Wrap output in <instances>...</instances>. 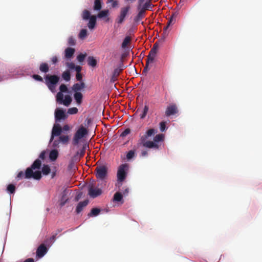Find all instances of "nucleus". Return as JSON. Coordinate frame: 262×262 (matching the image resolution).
I'll use <instances>...</instances> for the list:
<instances>
[{
	"label": "nucleus",
	"instance_id": "a878e982",
	"mask_svg": "<svg viewBox=\"0 0 262 262\" xmlns=\"http://www.w3.org/2000/svg\"><path fill=\"white\" fill-rule=\"evenodd\" d=\"M103 5L102 0H94L93 10L94 12L100 11Z\"/></svg>",
	"mask_w": 262,
	"mask_h": 262
},
{
	"label": "nucleus",
	"instance_id": "bb28decb",
	"mask_svg": "<svg viewBox=\"0 0 262 262\" xmlns=\"http://www.w3.org/2000/svg\"><path fill=\"white\" fill-rule=\"evenodd\" d=\"M137 10L138 11V13L134 18V21L136 23L140 22L141 19L144 18L145 14V12L144 10H141L140 7L138 8L137 7Z\"/></svg>",
	"mask_w": 262,
	"mask_h": 262
},
{
	"label": "nucleus",
	"instance_id": "c85d7f7f",
	"mask_svg": "<svg viewBox=\"0 0 262 262\" xmlns=\"http://www.w3.org/2000/svg\"><path fill=\"white\" fill-rule=\"evenodd\" d=\"M102 211V209L98 208H93L90 212L88 214V216L90 217H97L98 216L100 212Z\"/></svg>",
	"mask_w": 262,
	"mask_h": 262
},
{
	"label": "nucleus",
	"instance_id": "7c9ffc66",
	"mask_svg": "<svg viewBox=\"0 0 262 262\" xmlns=\"http://www.w3.org/2000/svg\"><path fill=\"white\" fill-rule=\"evenodd\" d=\"M123 198V194L121 192H116L114 194L113 201L116 202H120L121 204H123L124 202Z\"/></svg>",
	"mask_w": 262,
	"mask_h": 262
},
{
	"label": "nucleus",
	"instance_id": "c03bdc74",
	"mask_svg": "<svg viewBox=\"0 0 262 262\" xmlns=\"http://www.w3.org/2000/svg\"><path fill=\"white\" fill-rule=\"evenodd\" d=\"M159 128L161 132H164L167 129V127L166 126V122L162 121L159 124Z\"/></svg>",
	"mask_w": 262,
	"mask_h": 262
},
{
	"label": "nucleus",
	"instance_id": "ea45409f",
	"mask_svg": "<svg viewBox=\"0 0 262 262\" xmlns=\"http://www.w3.org/2000/svg\"><path fill=\"white\" fill-rule=\"evenodd\" d=\"M54 243L51 241V239H49V238L46 239L43 241L41 244L42 245H43L45 247H46V248L48 249L49 250L50 247L53 245Z\"/></svg>",
	"mask_w": 262,
	"mask_h": 262
},
{
	"label": "nucleus",
	"instance_id": "cd10ccee",
	"mask_svg": "<svg viewBox=\"0 0 262 262\" xmlns=\"http://www.w3.org/2000/svg\"><path fill=\"white\" fill-rule=\"evenodd\" d=\"M73 98L77 105H79L82 103L83 95L81 92L74 93Z\"/></svg>",
	"mask_w": 262,
	"mask_h": 262
},
{
	"label": "nucleus",
	"instance_id": "f3484780",
	"mask_svg": "<svg viewBox=\"0 0 262 262\" xmlns=\"http://www.w3.org/2000/svg\"><path fill=\"white\" fill-rule=\"evenodd\" d=\"M69 190L65 188L61 192V195L59 200V206L62 207L65 204L68 202L69 199L67 198L68 194L69 193Z\"/></svg>",
	"mask_w": 262,
	"mask_h": 262
},
{
	"label": "nucleus",
	"instance_id": "412c9836",
	"mask_svg": "<svg viewBox=\"0 0 262 262\" xmlns=\"http://www.w3.org/2000/svg\"><path fill=\"white\" fill-rule=\"evenodd\" d=\"M85 87V84L84 82L74 83L71 87L72 91L74 93L80 92V91Z\"/></svg>",
	"mask_w": 262,
	"mask_h": 262
},
{
	"label": "nucleus",
	"instance_id": "13d9d810",
	"mask_svg": "<svg viewBox=\"0 0 262 262\" xmlns=\"http://www.w3.org/2000/svg\"><path fill=\"white\" fill-rule=\"evenodd\" d=\"M154 59H155L152 58V57H150L147 56L146 61V64L147 65H149V63L154 62Z\"/></svg>",
	"mask_w": 262,
	"mask_h": 262
},
{
	"label": "nucleus",
	"instance_id": "680f3d73",
	"mask_svg": "<svg viewBox=\"0 0 262 262\" xmlns=\"http://www.w3.org/2000/svg\"><path fill=\"white\" fill-rule=\"evenodd\" d=\"M129 193V188H126L124 189V190L123 191L122 194H123V196H127L128 195Z\"/></svg>",
	"mask_w": 262,
	"mask_h": 262
},
{
	"label": "nucleus",
	"instance_id": "37998d69",
	"mask_svg": "<svg viewBox=\"0 0 262 262\" xmlns=\"http://www.w3.org/2000/svg\"><path fill=\"white\" fill-rule=\"evenodd\" d=\"M149 110V107L147 105H145L142 111V113L140 115V117L141 119H144L145 118L148 111Z\"/></svg>",
	"mask_w": 262,
	"mask_h": 262
},
{
	"label": "nucleus",
	"instance_id": "bf43d9fd",
	"mask_svg": "<svg viewBox=\"0 0 262 262\" xmlns=\"http://www.w3.org/2000/svg\"><path fill=\"white\" fill-rule=\"evenodd\" d=\"M51 61L52 62V64L56 65L58 62V58H57V56H53L51 58Z\"/></svg>",
	"mask_w": 262,
	"mask_h": 262
},
{
	"label": "nucleus",
	"instance_id": "20e7f679",
	"mask_svg": "<svg viewBox=\"0 0 262 262\" xmlns=\"http://www.w3.org/2000/svg\"><path fill=\"white\" fill-rule=\"evenodd\" d=\"M82 19L84 20H89L88 27L90 30H93L96 27L97 24V18L95 15H92L91 12L86 9L82 11L81 15Z\"/></svg>",
	"mask_w": 262,
	"mask_h": 262
},
{
	"label": "nucleus",
	"instance_id": "39448f33",
	"mask_svg": "<svg viewBox=\"0 0 262 262\" xmlns=\"http://www.w3.org/2000/svg\"><path fill=\"white\" fill-rule=\"evenodd\" d=\"M88 135V130L81 125L75 133L73 138V144L77 145L79 141Z\"/></svg>",
	"mask_w": 262,
	"mask_h": 262
},
{
	"label": "nucleus",
	"instance_id": "5fc2aeb1",
	"mask_svg": "<svg viewBox=\"0 0 262 262\" xmlns=\"http://www.w3.org/2000/svg\"><path fill=\"white\" fill-rule=\"evenodd\" d=\"M44 78H43L41 76L37 74H34V80L38 81L40 82H43Z\"/></svg>",
	"mask_w": 262,
	"mask_h": 262
},
{
	"label": "nucleus",
	"instance_id": "8fccbe9b",
	"mask_svg": "<svg viewBox=\"0 0 262 262\" xmlns=\"http://www.w3.org/2000/svg\"><path fill=\"white\" fill-rule=\"evenodd\" d=\"M48 154V150L42 151L39 156V158L41 160H44L46 158L47 155Z\"/></svg>",
	"mask_w": 262,
	"mask_h": 262
},
{
	"label": "nucleus",
	"instance_id": "1a4fd4ad",
	"mask_svg": "<svg viewBox=\"0 0 262 262\" xmlns=\"http://www.w3.org/2000/svg\"><path fill=\"white\" fill-rule=\"evenodd\" d=\"M164 136L163 134L157 135L154 138L153 141L146 142V147L149 148H159L158 143L162 142L164 139Z\"/></svg>",
	"mask_w": 262,
	"mask_h": 262
},
{
	"label": "nucleus",
	"instance_id": "4be33fe9",
	"mask_svg": "<svg viewBox=\"0 0 262 262\" xmlns=\"http://www.w3.org/2000/svg\"><path fill=\"white\" fill-rule=\"evenodd\" d=\"M89 203V201L88 199L79 202L76 207L75 211L76 213L79 214L82 211L83 208L88 205Z\"/></svg>",
	"mask_w": 262,
	"mask_h": 262
},
{
	"label": "nucleus",
	"instance_id": "49530a36",
	"mask_svg": "<svg viewBox=\"0 0 262 262\" xmlns=\"http://www.w3.org/2000/svg\"><path fill=\"white\" fill-rule=\"evenodd\" d=\"M109 3L111 4V7L113 8L118 7L119 3L117 0H107L106 2V4H108Z\"/></svg>",
	"mask_w": 262,
	"mask_h": 262
},
{
	"label": "nucleus",
	"instance_id": "c756f323",
	"mask_svg": "<svg viewBox=\"0 0 262 262\" xmlns=\"http://www.w3.org/2000/svg\"><path fill=\"white\" fill-rule=\"evenodd\" d=\"M40 170L43 176H48L51 172V169L50 166L48 164H43L42 167L40 168Z\"/></svg>",
	"mask_w": 262,
	"mask_h": 262
},
{
	"label": "nucleus",
	"instance_id": "aec40b11",
	"mask_svg": "<svg viewBox=\"0 0 262 262\" xmlns=\"http://www.w3.org/2000/svg\"><path fill=\"white\" fill-rule=\"evenodd\" d=\"M137 7L138 8L140 7L141 10L145 12L146 10L152 11L154 5L151 3L149 0H147L144 4H138Z\"/></svg>",
	"mask_w": 262,
	"mask_h": 262
},
{
	"label": "nucleus",
	"instance_id": "dca6fc26",
	"mask_svg": "<svg viewBox=\"0 0 262 262\" xmlns=\"http://www.w3.org/2000/svg\"><path fill=\"white\" fill-rule=\"evenodd\" d=\"M75 52V49L74 48L72 47L67 48L64 51V59L68 61H71Z\"/></svg>",
	"mask_w": 262,
	"mask_h": 262
},
{
	"label": "nucleus",
	"instance_id": "6ab92c4d",
	"mask_svg": "<svg viewBox=\"0 0 262 262\" xmlns=\"http://www.w3.org/2000/svg\"><path fill=\"white\" fill-rule=\"evenodd\" d=\"M52 148L48 151V156L50 161L54 162L57 159L59 156V152L56 148Z\"/></svg>",
	"mask_w": 262,
	"mask_h": 262
},
{
	"label": "nucleus",
	"instance_id": "c9c22d12",
	"mask_svg": "<svg viewBox=\"0 0 262 262\" xmlns=\"http://www.w3.org/2000/svg\"><path fill=\"white\" fill-rule=\"evenodd\" d=\"M124 65L122 62H120L118 65L117 67L114 70L113 73H114V75H119L121 71L123 70Z\"/></svg>",
	"mask_w": 262,
	"mask_h": 262
},
{
	"label": "nucleus",
	"instance_id": "f257e3e1",
	"mask_svg": "<svg viewBox=\"0 0 262 262\" xmlns=\"http://www.w3.org/2000/svg\"><path fill=\"white\" fill-rule=\"evenodd\" d=\"M56 102L66 107L70 106L72 102V93L67 85L61 84L59 88V92L56 95Z\"/></svg>",
	"mask_w": 262,
	"mask_h": 262
},
{
	"label": "nucleus",
	"instance_id": "5701e85b",
	"mask_svg": "<svg viewBox=\"0 0 262 262\" xmlns=\"http://www.w3.org/2000/svg\"><path fill=\"white\" fill-rule=\"evenodd\" d=\"M178 108L176 105H172L167 107L165 111V115L169 117L175 115L178 113Z\"/></svg>",
	"mask_w": 262,
	"mask_h": 262
},
{
	"label": "nucleus",
	"instance_id": "603ef678",
	"mask_svg": "<svg viewBox=\"0 0 262 262\" xmlns=\"http://www.w3.org/2000/svg\"><path fill=\"white\" fill-rule=\"evenodd\" d=\"M130 133V129L128 128L124 129L121 134L120 136L121 137H125Z\"/></svg>",
	"mask_w": 262,
	"mask_h": 262
},
{
	"label": "nucleus",
	"instance_id": "f8f14e48",
	"mask_svg": "<svg viewBox=\"0 0 262 262\" xmlns=\"http://www.w3.org/2000/svg\"><path fill=\"white\" fill-rule=\"evenodd\" d=\"M87 187L88 195L92 198H96L100 195L102 193L101 189L94 188V185L93 183H90Z\"/></svg>",
	"mask_w": 262,
	"mask_h": 262
},
{
	"label": "nucleus",
	"instance_id": "e433bc0d",
	"mask_svg": "<svg viewBox=\"0 0 262 262\" xmlns=\"http://www.w3.org/2000/svg\"><path fill=\"white\" fill-rule=\"evenodd\" d=\"M42 172L39 169H36L35 170H34V172H33V178H34V180H40V179L42 178Z\"/></svg>",
	"mask_w": 262,
	"mask_h": 262
},
{
	"label": "nucleus",
	"instance_id": "774afa93",
	"mask_svg": "<svg viewBox=\"0 0 262 262\" xmlns=\"http://www.w3.org/2000/svg\"><path fill=\"white\" fill-rule=\"evenodd\" d=\"M86 121L87 122H86V124H85V126H87V127H89V125H90V124L91 123V119H86L85 120V122H86Z\"/></svg>",
	"mask_w": 262,
	"mask_h": 262
},
{
	"label": "nucleus",
	"instance_id": "9d476101",
	"mask_svg": "<svg viewBox=\"0 0 262 262\" xmlns=\"http://www.w3.org/2000/svg\"><path fill=\"white\" fill-rule=\"evenodd\" d=\"M157 130L155 128H151L146 132L145 135L141 136L140 140H139L138 144L142 145L143 146L146 147V142H150V141H148L147 139L149 137H151L154 136L156 133H157Z\"/></svg>",
	"mask_w": 262,
	"mask_h": 262
},
{
	"label": "nucleus",
	"instance_id": "393cba45",
	"mask_svg": "<svg viewBox=\"0 0 262 262\" xmlns=\"http://www.w3.org/2000/svg\"><path fill=\"white\" fill-rule=\"evenodd\" d=\"M66 66L68 68V70H70V72L74 71L76 72H81V67L79 66L75 65L73 62H67Z\"/></svg>",
	"mask_w": 262,
	"mask_h": 262
},
{
	"label": "nucleus",
	"instance_id": "473e14b6",
	"mask_svg": "<svg viewBox=\"0 0 262 262\" xmlns=\"http://www.w3.org/2000/svg\"><path fill=\"white\" fill-rule=\"evenodd\" d=\"M87 62L89 66L93 68L96 67L97 64V60L93 56H88L87 58Z\"/></svg>",
	"mask_w": 262,
	"mask_h": 262
},
{
	"label": "nucleus",
	"instance_id": "de8ad7c7",
	"mask_svg": "<svg viewBox=\"0 0 262 262\" xmlns=\"http://www.w3.org/2000/svg\"><path fill=\"white\" fill-rule=\"evenodd\" d=\"M68 44L70 46H74L76 45V41L73 36H70L68 39Z\"/></svg>",
	"mask_w": 262,
	"mask_h": 262
},
{
	"label": "nucleus",
	"instance_id": "6e6d98bb",
	"mask_svg": "<svg viewBox=\"0 0 262 262\" xmlns=\"http://www.w3.org/2000/svg\"><path fill=\"white\" fill-rule=\"evenodd\" d=\"M83 195V192H78L75 198V201H78L82 196Z\"/></svg>",
	"mask_w": 262,
	"mask_h": 262
},
{
	"label": "nucleus",
	"instance_id": "69168bd1",
	"mask_svg": "<svg viewBox=\"0 0 262 262\" xmlns=\"http://www.w3.org/2000/svg\"><path fill=\"white\" fill-rule=\"evenodd\" d=\"M148 153L146 150H142L141 153V156L142 157H146L147 156Z\"/></svg>",
	"mask_w": 262,
	"mask_h": 262
},
{
	"label": "nucleus",
	"instance_id": "0e129e2a",
	"mask_svg": "<svg viewBox=\"0 0 262 262\" xmlns=\"http://www.w3.org/2000/svg\"><path fill=\"white\" fill-rule=\"evenodd\" d=\"M57 235V233H55V234L53 235L50 238H49V239H51V241L52 242H53V243L55 242V239H56V235Z\"/></svg>",
	"mask_w": 262,
	"mask_h": 262
},
{
	"label": "nucleus",
	"instance_id": "7ed1b4c3",
	"mask_svg": "<svg viewBox=\"0 0 262 262\" xmlns=\"http://www.w3.org/2000/svg\"><path fill=\"white\" fill-rule=\"evenodd\" d=\"M70 127L68 125H64L62 127L59 123H54L52 128L49 143L51 144L55 137L59 136L62 133H65L69 131Z\"/></svg>",
	"mask_w": 262,
	"mask_h": 262
},
{
	"label": "nucleus",
	"instance_id": "79ce46f5",
	"mask_svg": "<svg viewBox=\"0 0 262 262\" xmlns=\"http://www.w3.org/2000/svg\"><path fill=\"white\" fill-rule=\"evenodd\" d=\"M88 35V30L86 29H82L78 34V37L81 39H83Z\"/></svg>",
	"mask_w": 262,
	"mask_h": 262
},
{
	"label": "nucleus",
	"instance_id": "a18cd8bd",
	"mask_svg": "<svg viewBox=\"0 0 262 262\" xmlns=\"http://www.w3.org/2000/svg\"><path fill=\"white\" fill-rule=\"evenodd\" d=\"M15 189L16 188L15 185L12 184L8 185L7 187V191L10 192V193H14L15 191Z\"/></svg>",
	"mask_w": 262,
	"mask_h": 262
},
{
	"label": "nucleus",
	"instance_id": "3c124183",
	"mask_svg": "<svg viewBox=\"0 0 262 262\" xmlns=\"http://www.w3.org/2000/svg\"><path fill=\"white\" fill-rule=\"evenodd\" d=\"M158 49V44L157 42H156L154 45L150 52L151 53L154 54H157V50Z\"/></svg>",
	"mask_w": 262,
	"mask_h": 262
},
{
	"label": "nucleus",
	"instance_id": "2f4dec72",
	"mask_svg": "<svg viewBox=\"0 0 262 262\" xmlns=\"http://www.w3.org/2000/svg\"><path fill=\"white\" fill-rule=\"evenodd\" d=\"M71 75L70 70L68 69L64 71L61 74V78L66 82L70 81L71 80Z\"/></svg>",
	"mask_w": 262,
	"mask_h": 262
},
{
	"label": "nucleus",
	"instance_id": "4468645a",
	"mask_svg": "<svg viewBox=\"0 0 262 262\" xmlns=\"http://www.w3.org/2000/svg\"><path fill=\"white\" fill-rule=\"evenodd\" d=\"M130 9V7L129 6H127L121 9L120 15L118 16L116 19V22L118 24H121L124 21Z\"/></svg>",
	"mask_w": 262,
	"mask_h": 262
},
{
	"label": "nucleus",
	"instance_id": "338daca9",
	"mask_svg": "<svg viewBox=\"0 0 262 262\" xmlns=\"http://www.w3.org/2000/svg\"><path fill=\"white\" fill-rule=\"evenodd\" d=\"M173 19L172 18L169 17V20L167 21V24L168 26H171L172 24Z\"/></svg>",
	"mask_w": 262,
	"mask_h": 262
},
{
	"label": "nucleus",
	"instance_id": "052dcab7",
	"mask_svg": "<svg viewBox=\"0 0 262 262\" xmlns=\"http://www.w3.org/2000/svg\"><path fill=\"white\" fill-rule=\"evenodd\" d=\"M149 70V65H147L146 64L145 67H144L143 71L142 72V75L145 74L146 75V73Z\"/></svg>",
	"mask_w": 262,
	"mask_h": 262
},
{
	"label": "nucleus",
	"instance_id": "ddd939ff",
	"mask_svg": "<svg viewBox=\"0 0 262 262\" xmlns=\"http://www.w3.org/2000/svg\"><path fill=\"white\" fill-rule=\"evenodd\" d=\"M57 137H58L56 140H53V141L51 142L52 143V147L54 148H57L59 147V144L60 143H62V144H66L68 143L70 138L68 135H61L60 134L59 136H58Z\"/></svg>",
	"mask_w": 262,
	"mask_h": 262
},
{
	"label": "nucleus",
	"instance_id": "f03ea898",
	"mask_svg": "<svg viewBox=\"0 0 262 262\" xmlns=\"http://www.w3.org/2000/svg\"><path fill=\"white\" fill-rule=\"evenodd\" d=\"M45 83L49 90L53 93L56 92V85L60 81V77L56 74H46L44 76Z\"/></svg>",
	"mask_w": 262,
	"mask_h": 262
},
{
	"label": "nucleus",
	"instance_id": "423d86ee",
	"mask_svg": "<svg viewBox=\"0 0 262 262\" xmlns=\"http://www.w3.org/2000/svg\"><path fill=\"white\" fill-rule=\"evenodd\" d=\"M128 169V165L127 164H121L118 169L117 173V177L118 182L122 183L125 180Z\"/></svg>",
	"mask_w": 262,
	"mask_h": 262
},
{
	"label": "nucleus",
	"instance_id": "58836bf2",
	"mask_svg": "<svg viewBox=\"0 0 262 262\" xmlns=\"http://www.w3.org/2000/svg\"><path fill=\"white\" fill-rule=\"evenodd\" d=\"M87 56L86 53H80L77 55L76 60L80 63H81L85 59Z\"/></svg>",
	"mask_w": 262,
	"mask_h": 262
},
{
	"label": "nucleus",
	"instance_id": "864d4df0",
	"mask_svg": "<svg viewBox=\"0 0 262 262\" xmlns=\"http://www.w3.org/2000/svg\"><path fill=\"white\" fill-rule=\"evenodd\" d=\"M76 79L79 82H84L82 80V76L80 72H77L76 74Z\"/></svg>",
	"mask_w": 262,
	"mask_h": 262
},
{
	"label": "nucleus",
	"instance_id": "a19ab883",
	"mask_svg": "<svg viewBox=\"0 0 262 262\" xmlns=\"http://www.w3.org/2000/svg\"><path fill=\"white\" fill-rule=\"evenodd\" d=\"M130 40V37L129 36H126L122 42L121 48L124 49H126L127 48V45L129 42Z\"/></svg>",
	"mask_w": 262,
	"mask_h": 262
},
{
	"label": "nucleus",
	"instance_id": "72a5a7b5",
	"mask_svg": "<svg viewBox=\"0 0 262 262\" xmlns=\"http://www.w3.org/2000/svg\"><path fill=\"white\" fill-rule=\"evenodd\" d=\"M39 70L41 73L47 74V73L49 71V64L46 62H42L39 66Z\"/></svg>",
	"mask_w": 262,
	"mask_h": 262
},
{
	"label": "nucleus",
	"instance_id": "b1692460",
	"mask_svg": "<svg viewBox=\"0 0 262 262\" xmlns=\"http://www.w3.org/2000/svg\"><path fill=\"white\" fill-rule=\"evenodd\" d=\"M137 157V153L136 150L132 149L130 150L127 152H126V155L125 159L127 162H131L133 161Z\"/></svg>",
	"mask_w": 262,
	"mask_h": 262
},
{
	"label": "nucleus",
	"instance_id": "a211bd4d",
	"mask_svg": "<svg viewBox=\"0 0 262 262\" xmlns=\"http://www.w3.org/2000/svg\"><path fill=\"white\" fill-rule=\"evenodd\" d=\"M98 12L97 15H95L97 19H106V21L109 20L108 16L110 15V11L108 9L101 10L100 11H98Z\"/></svg>",
	"mask_w": 262,
	"mask_h": 262
},
{
	"label": "nucleus",
	"instance_id": "4c0bfd02",
	"mask_svg": "<svg viewBox=\"0 0 262 262\" xmlns=\"http://www.w3.org/2000/svg\"><path fill=\"white\" fill-rule=\"evenodd\" d=\"M42 165L41 164V161L40 159H37L35 161H34L33 163V167L34 170L37 169L40 170V168L42 167Z\"/></svg>",
	"mask_w": 262,
	"mask_h": 262
},
{
	"label": "nucleus",
	"instance_id": "f704fd0d",
	"mask_svg": "<svg viewBox=\"0 0 262 262\" xmlns=\"http://www.w3.org/2000/svg\"><path fill=\"white\" fill-rule=\"evenodd\" d=\"M89 145L86 143H84L82 145V147L81 149H80L79 150L77 151L76 153L75 157L79 156L80 157H83L85 152V150L86 149V147H88Z\"/></svg>",
	"mask_w": 262,
	"mask_h": 262
},
{
	"label": "nucleus",
	"instance_id": "e2e57ef3",
	"mask_svg": "<svg viewBox=\"0 0 262 262\" xmlns=\"http://www.w3.org/2000/svg\"><path fill=\"white\" fill-rule=\"evenodd\" d=\"M170 26H168V24H167L164 27L163 34L165 36L167 35V30Z\"/></svg>",
	"mask_w": 262,
	"mask_h": 262
},
{
	"label": "nucleus",
	"instance_id": "0eeeda50",
	"mask_svg": "<svg viewBox=\"0 0 262 262\" xmlns=\"http://www.w3.org/2000/svg\"><path fill=\"white\" fill-rule=\"evenodd\" d=\"M108 169L104 165L98 166L96 168V177L99 180H104L107 176Z\"/></svg>",
	"mask_w": 262,
	"mask_h": 262
},
{
	"label": "nucleus",
	"instance_id": "09e8293b",
	"mask_svg": "<svg viewBox=\"0 0 262 262\" xmlns=\"http://www.w3.org/2000/svg\"><path fill=\"white\" fill-rule=\"evenodd\" d=\"M78 108L75 107L69 108L68 110L67 114L73 115L75 114L78 112Z\"/></svg>",
	"mask_w": 262,
	"mask_h": 262
},
{
	"label": "nucleus",
	"instance_id": "9b49d317",
	"mask_svg": "<svg viewBox=\"0 0 262 262\" xmlns=\"http://www.w3.org/2000/svg\"><path fill=\"white\" fill-rule=\"evenodd\" d=\"M31 178H33V164L29 167L27 168L25 172L23 171H19L16 177V179L19 181L23 179H30Z\"/></svg>",
	"mask_w": 262,
	"mask_h": 262
},
{
	"label": "nucleus",
	"instance_id": "6e6552de",
	"mask_svg": "<svg viewBox=\"0 0 262 262\" xmlns=\"http://www.w3.org/2000/svg\"><path fill=\"white\" fill-rule=\"evenodd\" d=\"M54 117L55 123H58V122L64 120L68 117V114L65 109L58 107L55 110Z\"/></svg>",
	"mask_w": 262,
	"mask_h": 262
},
{
	"label": "nucleus",
	"instance_id": "4d7b16f0",
	"mask_svg": "<svg viewBox=\"0 0 262 262\" xmlns=\"http://www.w3.org/2000/svg\"><path fill=\"white\" fill-rule=\"evenodd\" d=\"M117 76H118V75H114V73H113V74H112V75L111 76V79H110V82L111 83L115 82L117 80Z\"/></svg>",
	"mask_w": 262,
	"mask_h": 262
},
{
	"label": "nucleus",
	"instance_id": "2eb2a0df",
	"mask_svg": "<svg viewBox=\"0 0 262 262\" xmlns=\"http://www.w3.org/2000/svg\"><path fill=\"white\" fill-rule=\"evenodd\" d=\"M48 250L43 245L40 244L36 249L35 258L37 260L42 258L48 252Z\"/></svg>",
	"mask_w": 262,
	"mask_h": 262
}]
</instances>
